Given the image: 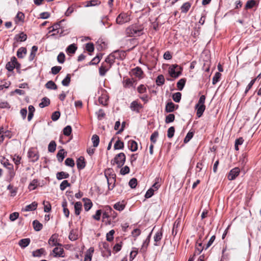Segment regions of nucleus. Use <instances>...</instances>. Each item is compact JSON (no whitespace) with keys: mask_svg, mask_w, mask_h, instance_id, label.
I'll use <instances>...</instances> for the list:
<instances>
[{"mask_svg":"<svg viewBox=\"0 0 261 261\" xmlns=\"http://www.w3.org/2000/svg\"><path fill=\"white\" fill-rule=\"evenodd\" d=\"M108 98H107V96L106 95H102L101 96H100L98 98V101L100 104L106 106L107 105V100Z\"/></svg>","mask_w":261,"mask_h":261,"instance_id":"nucleus-48","label":"nucleus"},{"mask_svg":"<svg viewBox=\"0 0 261 261\" xmlns=\"http://www.w3.org/2000/svg\"><path fill=\"white\" fill-rule=\"evenodd\" d=\"M2 164L8 170L10 177L11 178H13L15 175V173L14 171V167L13 164L10 163L8 160H6V161Z\"/></svg>","mask_w":261,"mask_h":261,"instance_id":"nucleus-9","label":"nucleus"},{"mask_svg":"<svg viewBox=\"0 0 261 261\" xmlns=\"http://www.w3.org/2000/svg\"><path fill=\"white\" fill-rule=\"evenodd\" d=\"M65 54L62 52L60 53L57 57L58 62L59 63L62 64L65 62Z\"/></svg>","mask_w":261,"mask_h":261,"instance_id":"nucleus-64","label":"nucleus"},{"mask_svg":"<svg viewBox=\"0 0 261 261\" xmlns=\"http://www.w3.org/2000/svg\"><path fill=\"white\" fill-rule=\"evenodd\" d=\"M64 21V19L60 21L59 22L53 24V25L49 27L48 29L49 30V33L53 32H55L57 30L60 31V29H61V23Z\"/></svg>","mask_w":261,"mask_h":261,"instance_id":"nucleus-17","label":"nucleus"},{"mask_svg":"<svg viewBox=\"0 0 261 261\" xmlns=\"http://www.w3.org/2000/svg\"><path fill=\"white\" fill-rule=\"evenodd\" d=\"M102 56H99V55H97L95 57H94L89 63V65H96L98 64L100 61V58H101Z\"/></svg>","mask_w":261,"mask_h":261,"instance_id":"nucleus-59","label":"nucleus"},{"mask_svg":"<svg viewBox=\"0 0 261 261\" xmlns=\"http://www.w3.org/2000/svg\"><path fill=\"white\" fill-rule=\"evenodd\" d=\"M58 235L56 233L53 234L49 239L48 243L51 246H61V244L58 243Z\"/></svg>","mask_w":261,"mask_h":261,"instance_id":"nucleus-12","label":"nucleus"},{"mask_svg":"<svg viewBox=\"0 0 261 261\" xmlns=\"http://www.w3.org/2000/svg\"><path fill=\"white\" fill-rule=\"evenodd\" d=\"M126 156L123 152H121L115 156V158L111 160V163L112 165L116 164L117 167L120 168L122 167L125 163Z\"/></svg>","mask_w":261,"mask_h":261,"instance_id":"nucleus-4","label":"nucleus"},{"mask_svg":"<svg viewBox=\"0 0 261 261\" xmlns=\"http://www.w3.org/2000/svg\"><path fill=\"white\" fill-rule=\"evenodd\" d=\"M128 148L132 152H135L138 149V144L134 140H129L128 142Z\"/></svg>","mask_w":261,"mask_h":261,"instance_id":"nucleus-21","label":"nucleus"},{"mask_svg":"<svg viewBox=\"0 0 261 261\" xmlns=\"http://www.w3.org/2000/svg\"><path fill=\"white\" fill-rule=\"evenodd\" d=\"M39 154L37 151L33 149H29L28 151V157L32 162H36L39 159Z\"/></svg>","mask_w":261,"mask_h":261,"instance_id":"nucleus-10","label":"nucleus"},{"mask_svg":"<svg viewBox=\"0 0 261 261\" xmlns=\"http://www.w3.org/2000/svg\"><path fill=\"white\" fill-rule=\"evenodd\" d=\"M101 4V2L97 0H91L87 1V4L86 7L95 6L99 5Z\"/></svg>","mask_w":261,"mask_h":261,"instance_id":"nucleus-51","label":"nucleus"},{"mask_svg":"<svg viewBox=\"0 0 261 261\" xmlns=\"http://www.w3.org/2000/svg\"><path fill=\"white\" fill-rule=\"evenodd\" d=\"M37 203L36 202H33L31 204L27 205L24 208V211H33L35 210L37 207Z\"/></svg>","mask_w":261,"mask_h":261,"instance_id":"nucleus-27","label":"nucleus"},{"mask_svg":"<svg viewBox=\"0 0 261 261\" xmlns=\"http://www.w3.org/2000/svg\"><path fill=\"white\" fill-rule=\"evenodd\" d=\"M86 200H87L88 201L85 202L84 206L85 211L87 212L91 209L93 204L90 199L85 198L83 199V200L84 201H85Z\"/></svg>","mask_w":261,"mask_h":261,"instance_id":"nucleus-37","label":"nucleus"},{"mask_svg":"<svg viewBox=\"0 0 261 261\" xmlns=\"http://www.w3.org/2000/svg\"><path fill=\"white\" fill-rule=\"evenodd\" d=\"M221 76V74L219 72H217L215 74L214 76L213 77L212 83L213 85H215L217 83H218L220 81Z\"/></svg>","mask_w":261,"mask_h":261,"instance_id":"nucleus-57","label":"nucleus"},{"mask_svg":"<svg viewBox=\"0 0 261 261\" xmlns=\"http://www.w3.org/2000/svg\"><path fill=\"white\" fill-rule=\"evenodd\" d=\"M175 120V115L173 114H170L166 116L165 122L169 123L172 122Z\"/></svg>","mask_w":261,"mask_h":261,"instance_id":"nucleus-56","label":"nucleus"},{"mask_svg":"<svg viewBox=\"0 0 261 261\" xmlns=\"http://www.w3.org/2000/svg\"><path fill=\"white\" fill-rule=\"evenodd\" d=\"M196 245H198L197 247H196L195 254H197V255H199L200 254V253L202 252V251L204 249V248L205 247V246H202V242H200L198 243V240L196 242Z\"/></svg>","mask_w":261,"mask_h":261,"instance_id":"nucleus-25","label":"nucleus"},{"mask_svg":"<svg viewBox=\"0 0 261 261\" xmlns=\"http://www.w3.org/2000/svg\"><path fill=\"white\" fill-rule=\"evenodd\" d=\"M115 59H123L125 56V53L123 50H116L112 53Z\"/></svg>","mask_w":261,"mask_h":261,"instance_id":"nucleus-18","label":"nucleus"},{"mask_svg":"<svg viewBox=\"0 0 261 261\" xmlns=\"http://www.w3.org/2000/svg\"><path fill=\"white\" fill-rule=\"evenodd\" d=\"M76 166L79 170H81L85 167L86 162L83 156H81L77 159Z\"/></svg>","mask_w":261,"mask_h":261,"instance_id":"nucleus-15","label":"nucleus"},{"mask_svg":"<svg viewBox=\"0 0 261 261\" xmlns=\"http://www.w3.org/2000/svg\"><path fill=\"white\" fill-rule=\"evenodd\" d=\"M38 180L37 179H33L29 184L28 188L30 191L36 189L37 187V183Z\"/></svg>","mask_w":261,"mask_h":261,"instance_id":"nucleus-46","label":"nucleus"},{"mask_svg":"<svg viewBox=\"0 0 261 261\" xmlns=\"http://www.w3.org/2000/svg\"><path fill=\"white\" fill-rule=\"evenodd\" d=\"M71 133L72 127L70 125H67L63 130V133L66 136H69Z\"/></svg>","mask_w":261,"mask_h":261,"instance_id":"nucleus-45","label":"nucleus"},{"mask_svg":"<svg viewBox=\"0 0 261 261\" xmlns=\"http://www.w3.org/2000/svg\"><path fill=\"white\" fill-rule=\"evenodd\" d=\"M11 62L13 64V65H14V66H15V68H16L17 70L20 69V68L21 67V65L17 61V59L14 56L11 58Z\"/></svg>","mask_w":261,"mask_h":261,"instance_id":"nucleus-61","label":"nucleus"},{"mask_svg":"<svg viewBox=\"0 0 261 261\" xmlns=\"http://www.w3.org/2000/svg\"><path fill=\"white\" fill-rule=\"evenodd\" d=\"M226 247L224 248L222 251V256L221 258V260L224 261V260H227L229 259V253H226Z\"/></svg>","mask_w":261,"mask_h":261,"instance_id":"nucleus-54","label":"nucleus"},{"mask_svg":"<svg viewBox=\"0 0 261 261\" xmlns=\"http://www.w3.org/2000/svg\"><path fill=\"white\" fill-rule=\"evenodd\" d=\"M156 84L158 86H161L163 85L165 83V78L163 74H160L159 75L156 79L155 81Z\"/></svg>","mask_w":261,"mask_h":261,"instance_id":"nucleus-34","label":"nucleus"},{"mask_svg":"<svg viewBox=\"0 0 261 261\" xmlns=\"http://www.w3.org/2000/svg\"><path fill=\"white\" fill-rule=\"evenodd\" d=\"M50 104V100L46 97H43L41 102L39 103V107L41 108L48 106Z\"/></svg>","mask_w":261,"mask_h":261,"instance_id":"nucleus-39","label":"nucleus"},{"mask_svg":"<svg viewBox=\"0 0 261 261\" xmlns=\"http://www.w3.org/2000/svg\"><path fill=\"white\" fill-rule=\"evenodd\" d=\"M181 98V94L179 92H176L172 95V99L176 102H180Z\"/></svg>","mask_w":261,"mask_h":261,"instance_id":"nucleus-49","label":"nucleus"},{"mask_svg":"<svg viewBox=\"0 0 261 261\" xmlns=\"http://www.w3.org/2000/svg\"><path fill=\"white\" fill-rule=\"evenodd\" d=\"M45 253V250L44 248H42L40 249H38L36 250L35 251H33L32 255L34 257H40L42 254H44Z\"/></svg>","mask_w":261,"mask_h":261,"instance_id":"nucleus-31","label":"nucleus"},{"mask_svg":"<svg viewBox=\"0 0 261 261\" xmlns=\"http://www.w3.org/2000/svg\"><path fill=\"white\" fill-rule=\"evenodd\" d=\"M178 105H175L173 102H168L165 107V111L167 113H171L174 111L175 110L177 109Z\"/></svg>","mask_w":261,"mask_h":261,"instance_id":"nucleus-11","label":"nucleus"},{"mask_svg":"<svg viewBox=\"0 0 261 261\" xmlns=\"http://www.w3.org/2000/svg\"><path fill=\"white\" fill-rule=\"evenodd\" d=\"M82 210V203L81 202H76L74 203V211L75 214L78 216L80 214Z\"/></svg>","mask_w":261,"mask_h":261,"instance_id":"nucleus-24","label":"nucleus"},{"mask_svg":"<svg viewBox=\"0 0 261 261\" xmlns=\"http://www.w3.org/2000/svg\"><path fill=\"white\" fill-rule=\"evenodd\" d=\"M31 240L29 238L22 239L19 240L18 245L22 248L27 247L30 243Z\"/></svg>","mask_w":261,"mask_h":261,"instance_id":"nucleus-22","label":"nucleus"},{"mask_svg":"<svg viewBox=\"0 0 261 261\" xmlns=\"http://www.w3.org/2000/svg\"><path fill=\"white\" fill-rule=\"evenodd\" d=\"M43 204L44 205V211L46 213L49 212L51 208L50 203L48 201L45 202L44 201Z\"/></svg>","mask_w":261,"mask_h":261,"instance_id":"nucleus-63","label":"nucleus"},{"mask_svg":"<svg viewBox=\"0 0 261 261\" xmlns=\"http://www.w3.org/2000/svg\"><path fill=\"white\" fill-rule=\"evenodd\" d=\"M109 69V67L107 68L105 66L103 65V64H102L99 68V75L100 76H104Z\"/></svg>","mask_w":261,"mask_h":261,"instance_id":"nucleus-52","label":"nucleus"},{"mask_svg":"<svg viewBox=\"0 0 261 261\" xmlns=\"http://www.w3.org/2000/svg\"><path fill=\"white\" fill-rule=\"evenodd\" d=\"M159 137V133L158 131H154L150 136V141L152 143L154 144L156 142V139Z\"/></svg>","mask_w":261,"mask_h":261,"instance_id":"nucleus-58","label":"nucleus"},{"mask_svg":"<svg viewBox=\"0 0 261 261\" xmlns=\"http://www.w3.org/2000/svg\"><path fill=\"white\" fill-rule=\"evenodd\" d=\"M77 49V47L75 44H71L66 48V51L69 54H74Z\"/></svg>","mask_w":261,"mask_h":261,"instance_id":"nucleus-42","label":"nucleus"},{"mask_svg":"<svg viewBox=\"0 0 261 261\" xmlns=\"http://www.w3.org/2000/svg\"><path fill=\"white\" fill-rule=\"evenodd\" d=\"M129 108L132 111L139 113L143 107L142 104L138 102V100H134L130 103Z\"/></svg>","mask_w":261,"mask_h":261,"instance_id":"nucleus-6","label":"nucleus"},{"mask_svg":"<svg viewBox=\"0 0 261 261\" xmlns=\"http://www.w3.org/2000/svg\"><path fill=\"white\" fill-rule=\"evenodd\" d=\"M114 208L119 212L123 211L125 208V205L120 202H118L114 205Z\"/></svg>","mask_w":261,"mask_h":261,"instance_id":"nucleus-47","label":"nucleus"},{"mask_svg":"<svg viewBox=\"0 0 261 261\" xmlns=\"http://www.w3.org/2000/svg\"><path fill=\"white\" fill-rule=\"evenodd\" d=\"M45 87L51 90H57L58 88L57 85L53 81L47 82L45 84Z\"/></svg>","mask_w":261,"mask_h":261,"instance_id":"nucleus-38","label":"nucleus"},{"mask_svg":"<svg viewBox=\"0 0 261 261\" xmlns=\"http://www.w3.org/2000/svg\"><path fill=\"white\" fill-rule=\"evenodd\" d=\"M56 143L55 141H51L48 146V150L50 152H54L56 149Z\"/></svg>","mask_w":261,"mask_h":261,"instance_id":"nucleus-44","label":"nucleus"},{"mask_svg":"<svg viewBox=\"0 0 261 261\" xmlns=\"http://www.w3.org/2000/svg\"><path fill=\"white\" fill-rule=\"evenodd\" d=\"M65 153H66V152H65L64 149H60L57 153V158L60 163H61L65 158Z\"/></svg>","mask_w":261,"mask_h":261,"instance_id":"nucleus-29","label":"nucleus"},{"mask_svg":"<svg viewBox=\"0 0 261 261\" xmlns=\"http://www.w3.org/2000/svg\"><path fill=\"white\" fill-rule=\"evenodd\" d=\"M191 7V4L189 2H186L183 4L181 6L180 9L181 13H186L189 10Z\"/></svg>","mask_w":261,"mask_h":261,"instance_id":"nucleus-30","label":"nucleus"},{"mask_svg":"<svg viewBox=\"0 0 261 261\" xmlns=\"http://www.w3.org/2000/svg\"><path fill=\"white\" fill-rule=\"evenodd\" d=\"M256 5H257V4L255 1L249 0L247 2L244 9L245 10L251 9Z\"/></svg>","mask_w":261,"mask_h":261,"instance_id":"nucleus-26","label":"nucleus"},{"mask_svg":"<svg viewBox=\"0 0 261 261\" xmlns=\"http://www.w3.org/2000/svg\"><path fill=\"white\" fill-rule=\"evenodd\" d=\"M132 72L134 75L139 78L142 77V75L143 72L142 69L139 67H137L132 70Z\"/></svg>","mask_w":261,"mask_h":261,"instance_id":"nucleus-28","label":"nucleus"},{"mask_svg":"<svg viewBox=\"0 0 261 261\" xmlns=\"http://www.w3.org/2000/svg\"><path fill=\"white\" fill-rule=\"evenodd\" d=\"M105 175L107 179V182L116 181V174L114 173L112 168H108L105 171Z\"/></svg>","mask_w":261,"mask_h":261,"instance_id":"nucleus-5","label":"nucleus"},{"mask_svg":"<svg viewBox=\"0 0 261 261\" xmlns=\"http://www.w3.org/2000/svg\"><path fill=\"white\" fill-rule=\"evenodd\" d=\"M70 184H69L67 180H63L60 185V189L61 191H64L67 187H70Z\"/></svg>","mask_w":261,"mask_h":261,"instance_id":"nucleus-55","label":"nucleus"},{"mask_svg":"<svg viewBox=\"0 0 261 261\" xmlns=\"http://www.w3.org/2000/svg\"><path fill=\"white\" fill-rule=\"evenodd\" d=\"M133 250L130 253L129 255V260L130 261H132L138 254V249L136 247L133 248Z\"/></svg>","mask_w":261,"mask_h":261,"instance_id":"nucleus-50","label":"nucleus"},{"mask_svg":"<svg viewBox=\"0 0 261 261\" xmlns=\"http://www.w3.org/2000/svg\"><path fill=\"white\" fill-rule=\"evenodd\" d=\"M205 100V96L202 95L200 96L198 103L195 105V109L196 110V115L197 117H201L205 110V106L204 105Z\"/></svg>","mask_w":261,"mask_h":261,"instance_id":"nucleus-2","label":"nucleus"},{"mask_svg":"<svg viewBox=\"0 0 261 261\" xmlns=\"http://www.w3.org/2000/svg\"><path fill=\"white\" fill-rule=\"evenodd\" d=\"M163 233V229L162 227L160 228L155 234L153 239L155 242V246H159L160 245V241L162 239Z\"/></svg>","mask_w":261,"mask_h":261,"instance_id":"nucleus-7","label":"nucleus"},{"mask_svg":"<svg viewBox=\"0 0 261 261\" xmlns=\"http://www.w3.org/2000/svg\"><path fill=\"white\" fill-rule=\"evenodd\" d=\"M115 59L112 53L106 58L105 62L109 64V68L111 67L112 64L115 62Z\"/></svg>","mask_w":261,"mask_h":261,"instance_id":"nucleus-40","label":"nucleus"},{"mask_svg":"<svg viewBox=\"0 0 261 261\" xmlns=\"http://www.w3.org/2000/svg\"><path fill=\"white\" fill-rule=\"evenodd\" d=\"M186 79L182 78L180 79L177 83V87L178 89L180 91H181L186 84Z\"/></svg>","mask_w":261,"mask_h":261,"instance_id":"nucleus-35","label":"nucleus"},{"mask_svg":"<svg viewBox=\"0 0 261 261\" xmlns=\"http://www.w3.org/2000/svg\"><path fill=\"white\" fill-rule=\"evenodd\" d=\"M115 233L114 230H111L106 235V239L108 242H111L114 239V234Z\"/></svg>","mask_w":261,"mask_h":261,"instance_id":"nucleus-53","label":"nucleus"},{"mask_svg":"<svg viewBox=\"0 0 261 261\" xmlns=\"http://www.w3.org/2000/svg\"><path fill=\"white\" fill-rule=\"evenodd\" d=\"M135 80L133 79H129L128 77H123V85L125 88H129L134 86V83Z\"/></svg>","mask_w":261,"mask_h":261,"instance_id":"nucleus-13","label":"nucleus"},{"mask_svg":"<svg viewBox=\"0 0 261 261\" xmlns=\"http://www.w3.org/2000/svg\"><path fill=\"white\" fill-rule=\"evenodd\" d=\"M124 143L120 141L119 138H118V140L115 142L114 145V148L115 150L118 149H123L124 148Z\"/></svg>","mask_w":261,"mask_h":261,"instance_id":"nucleus-32","label":"nucleus"},{"mask_svg":"<svg viewBox=\"0 0 261 261\" xmlns=\"http://www.w3.org/2000/svg\"><path fill=\"white\" fill-rule=\"evenodd\" d=\"M240 172V169L238 167H235L231 169L227 176L228 180H234L239 175Z\"/></svg>","mask_w":261,"mask_h":261,"instance_id":"nucleus-8","label":"nucleus"},{"mask_svg":"<svg viewBox=\"0 0 261 261\" xmlns=\"http://www.w3.org/2000/svg\"><path fill=\"white\" fill-rule=\"evenodd\" d=\"M33 225L34 229L37 231L41 230L43 227V225L37 220H35L33 222Z\"/></svg>","mask_w":261,"mask_h":261,"instance_id":"nucleus-33","label":"nucleus"},{"mask_svg":"<svg viewBox=\"0 0 261 261\" xmlns=\"http://www.w3.org/2000/svg\"><path fill=\"white\" fill-rule=\"evenodd\" d=\"M27 48L25 47H21L19 48L17 51V56L18 58H23L24 57L23 54L25 55L27 54Z\"/></svg>","mask_w":261,"mask_h":261,"instance_id":"nucleus-36","label":"nucleus"},{"mask_svg":"<svg viewBox=\"0 0 261 261\" xmlns=\"http://www.w3.org/2000/svg\"><path fill=\"white\" fill-rule=\"evenodd\" d=\"M127 16L125 13H120L116 18V21L117 24H122L127 21Z\"/></svg>","mask_w":261,"mask_h":261,"instance_id":"nucleus-19","label":"nucleus"},{"mask_svg":"<svg viewBox=\"0 0 261 261\" xmlns=\"http://www.w3.org/2000/svg\"><path fill=\"white\" fill-rule=\"evenodd\" d=\"M71 81V75L70 74H67L66 77L62 80V84L64 86H68Z\"/></svg>","mask_w":261,"mask_h":261,"instance_id":"nucleus-43","label":"nucleus"},{"mask_svg":"<svg viewBox=\"0 0 261 261\" xmlns=\"http://www.w3.org/2000/svg\"><path fill=\"white\" fill-rule=\"evenodd\" d=\"M125 32L129 37L140 36L143 33V28L141 25L134 24L128 27Z\"/></svg>","mask_w":261,"mask_h":261,"instance_id":"nucleus-1","label":"nucleus"},{"mask_svg":"<svg viewBox=\"0 0 261 261\" xmlns=\"http://www.w3.org/2000/svg\"><path fill=\"white\" fill-rule=\"evenodd\" d=\"M183 68L177 64L171 65L168 69V73L171 77L176 79L181 74Z\"/></svg>","mask_w":261,"mask_h":261,"instance_id":"nucleus-3","label":"nucleus"},{"mask_svg":"<svg viewBox=\"0 0 261 261\" xmlns=\"http://www.w3.org/2000/svg\"><path fill=\"white\" fill-rule=\"evenodd\" d=\"M64 252V250L63 248L61 247L59 248L58 247H55L53 250V252L54 254V256L55 257H64V255H63Z\"/></svg>","mask_w":261,"mask_h":261,"instance_id":"nucleus-16","label":"nucleus"},{"mask_svg":"<svg viewBox=\"0 0 261 261\" xmlns=\"http://www.w3.org/2000/svg\"><path fill=\"white\" fill-rule=\"evenodd\" d=\"M65 164L70 167H73L75 165L74 161L72 158H68L65 161Z\"/></svg>","mask_w":261,"mask_h":261,"instance_id":"nucleus-60","label":"nucleus"},{"mask_svg":"<svg viewBox=\"0 0 261 261\" xmlns=\"http://www.w3.org/2000/svg\"><path fill=\"white\" fill-rule=\"evenodd\" d=\"M138 184L137 179L136 178H133L130 179L128 185L132 189L136 188Z\"/></svg>","mask_w":261,"mask_h":261,"instance_id":"nucleus-62","label":"nucleus"},{"mask_svg":"<svg viewBox=\"0 0 261 261\" xmlns=\"http://www.w3.org/2000/svg\"><path fill=\"white\" fill-rule=\"evenodd\" d=\"M69 177V173L64 171L58 172L56 173V178L58 180H62L64 178H68Z\"/></svg>","mask_w":261,"mask_h":261,"instance_id":"nucleus-23","label":"nucleus"},{"mask_svg":"<svg viewBox=\"0 0 261 261\" xmlns=\"http://www.w3.org/2000/svg\"><path fill=\"white\" fill-rule=\"evenodd\" d=\"M151 234H152V231H151L150 232V233L147 236V237L146 239V240L144 241V242L143 243V245H142V247H141V248L140 249V252H141L145 253L146 251L147 247H148V246L149 245V243L150 242V238H151Z\"/></svg>","mask_w":261,"mask_h":261,"instance_id":"nucleus-14","label":"nucleus"},{"mask_svg":"<svg viewBox=\"0 0 261 261\" xmlns=\"http://www.w3.org/2000/svg\"><path fill=\"white\" fill-rule=\"evenodd\" d=\"M27 39V35L22 32L16 35L14 38V40L16 41L17 42L25 41Z\"/></svg>","mask_w":261,"mask_h":261,"instance_id":"nucleus-20","label":"nucleus"},{"mask_svg":"<svg viewBox=\"0 0 261 261\" xmlns=\"http://www.w3.org/2000/svg\"><path fill=\"white\" fill-rule=\"evenodd\" d=\"M91 140L93 143V146L94 147H96L98 146L99 143V137L98 135L95 134L92 137Z\"/></svg>","mask_w":261,"mask_h":261,"instance_id":"nucleus-41","label":"nucleus"}]
</instances>
